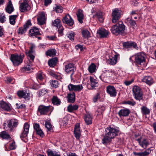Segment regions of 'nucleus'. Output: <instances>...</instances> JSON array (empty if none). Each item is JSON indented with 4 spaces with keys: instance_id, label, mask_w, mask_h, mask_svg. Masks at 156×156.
Returning a JSON list of instances; mask_svg holds the SVG:
<instances>
[{
    "instance_id": "69168bd1",
    "label": "nucleus",
    "mask_w": 156,
    "mask_h": 156,
    "mask_svg": "<svg viewBox=\"0 0 156 156\" xmlns=\"http://www.w3.org/2000/svg\"><path fill=\"white\" fill-rule=\"evenodd\" d=\"M16 105L17 108L18 109H23L25 108L26 107L25 105L23 104L19 105L18 103H16Z\"/></svg>"
},
{
    "instance_id": "f8f14e48",
    "label": "nucleus",
    "mask_w": 156,
    "mask_h": 156,
    "mask_svg": "<svg viewBox=\"0 0 156 156\" xmlns=\"http://www.w3.org/2000/svg\"><path fill=\"white\" fill-rule=\"evenodd\" d=\"M29 125L27 122L24 123L23 125L22 132L20 136V138L21 139L27 136L29 133Z\"/></svg>"
},
{
    "instance_id": "473e14b6",
    "label": "nucleus",
    "mask_w": 156,
    "mask_h": 156,
    "mask_svg": "<svg viewBox=\"0 0 156 156\" xmlns=\"http://www.w3.org/2000/svg\"><path fill=\"white\" fill-rule=\"evenodd\" d=\"M75 95L74 93L69 94L68 95V101L70 103H73L75 101Z\"/></svg>"
},
{
    "instance_id": "393cba45",
    "label": "nucleus",
    "mask_w": 156,
    "mask_h": 156,
    "mask_svg": "<svg viewBox=\"0 0 156 156\" xmlns=\"http://www.w3.org/2000/svg\"><path fill=\"white\" fill-rule=\"evenodd\" d=\"M90 84L92 89H94L96 87L98 86V81L97 80L94 79L93 77L90 76Z\"/></svg>"
},
{
    "instance_id": "4c0bfd02",
    "label": "nucleus",
    "mask_w": 156,
    "mask_h": 156,
    "mask_svg": "<svg viewBox=\"0 0 156 156\" xmlns=\"http://www.w3.org/2000/svg\"><path fill=\"white\" fill-rule=\"evenodd\" d=\"M82 34L84 38H88L90 37V34L89 31L87 30H84L82 31Z\"/></svg>"
},
{
    "instance_id": "2eb2a0df",
    "label": "nucleus",
    "mask_w": 156,
    "mask_h": 156,
    "mask_svg": "<svg viewBox=\"0 0 156 156\" xmlns=\"http://www.w3.org/2000/svg\"><path fill=\"white\" fill-rule=\"evenodd\" d=\"M122 44L124 48H129L132 47L136 49H137L138 48L136 44L134 42L131 41L124 42L122 43Z\"/></svg>"
},
{
    "instance_id": "a19ab883",
    "label": "nucleus",
    "mask_w": 156,
    "mask_h": 156,
    "mask_svg": "<svg viewBox=\"0 0 156 156\" xmlns=\"http://www.w3.org/2000/svg\"><path fill=\"white\" fill-rule=\"evenodd\" d=\"M0 136L3 139H9L10 138L9 135L5 131H3L1 133Z\"/></svg>"
},
{
    "instance_id": "864d4df0",
    "label": "nucleus",
    "mask_w": 156,
    "mask_h": 156,
    "mask_svg": "<svg viewBox=\"0 0 156 156\" xmlns=\"http://www.w3.org/2000/svg\"><path fill=\"white\" fill-rule=\"evenodd\" d=\"M54 10L57 12H62V7L60 5H56Z\"/></svg>"
},
{
    "instance_id": "0eeeda50",
    "label": "nucleus",
    "mask_w": 156,
    "mask_h": 156,
    "mask_svg": "<svg viewBox=\"0 0 156 156\" xmlns=\"http://www.w3.org/2000/svg\"><path fill=\"white\" fill-rule=\"evenodd\" d=\"M112 22L115 23L120 18L122 15V11L120 10L115 8L112 10Z\"/></svg>"
},
{
    "instance_id": "58836bf2",
    "label": "nucleus",
    "mask_w": 156,
    "mask_h": 156,
    "mask_svg": "<svg viewBox=\"0 0 156 156\" xmlns=\"http://www.w3.org/2000/svg\"><path fill=\"white\" fill-rule=\"evenodd\" d=\"M95 16L98 19L100 22L102 23L103 22L104 18L101 12H97Z\"/></svg>"
},
{
    "instance_id": "c85d7f7f",
    "label": "nucleus",
    "mask_w": 156,
    "mask_h": 156,
    "mask_svg": "<svg viewBox=\"0 0 156 156\" xmlns=\"http://www.w3.org/2000/svg\"><path fill=\"white\" fill-rule=\"evenodd\" d=\"M84 119L87 125H90L92 124V118L90 114H87L85 115L84 117Z\"/></svg>"
},
{
    "instance_id": "aec40b11",
    "label": "nucleus",
    "mask_w": 156,
    "mask_h": 156,
    "mask_svg": "<svg viewBox=\"0 0 156 156\" xmlns=\"http://www.w3.org/2000/svg\"><path fill=\"white\" fill-rule=\"evenodd\" d=\"M97 33L100 35L101 37L105 38L107 37L109 32L108 30L101 28L97 31Z\"/></svg>"
},
{
    "instance_id": "7ed1b4c3",
    "label": "nucleus",
    "mask_w": 156,
    "mask_h": 156,
    "mask_svg": "<svg viewBox=\"0 0 156 156\" xmlns=\"http://www.w3.org/2000/svg\"><path fill=\"white\" fill-rule=\"evenodd\" d=\"M18 125V120L15 119H12L7 122V124L5 123L3 124L4 128L6 131H12Z\"/></svg>"
},
{
    "instance_id": "774afa93",
    "label": "nucleus",
    "mask_w": 156,
    "mask_h": 156,
    "mask_svg": "<svg viewBox=\"0 0 156 156\" xmlns=\"http://www.w3.org/2000/svg\"><path fill=\"white\" fill-rule=\"evenodd\" d=\"M134 81L133 79H132L130 81H125L124 82V84L126 86L130 85Z\"/></svg>"
},
{
    "instance_id": "e433bc0d",
    "label": "nucleus",
    "mask_w": 156,
    "mask_h": 156,
    "mask_svg": "<svg viewBox=\"0 0 156 156\" xmlns=\"http://www.w3.org/2000/svg\"><path fill=\"white\" fill-rule=\"evenodd\" d=\"M78 105H69L67 107L68 111L69 112H72L73 111L76 110L78 108Z\"/></svg>"
},
{
    "instance_id": "423d86ee",
    "label": "nucleus",
    "mask_w": 156,
    "mask_h": 156,
    "mask_svg": "<svg viewBox=\"0 0 156 156\" xmlns=\"http://www.w3.org/2000/svg\"><path fill=\"white\" fill-rule=\"evenodd\" d=\"M51 108L52 107L50 105L46 106L43 105H40L38 108L37 114L39 113L40 115H46L51 111Z\"/></svg>"
},
{
    "instance_id": "6e6d98bb",
    "label": "nucleus",
    "mask_w": 156,
    "mask_h": 156,
    "mask_svg": "<svg viewBox=\"0 0 156 156\" xmlns=\"http://www.w3.org/2000/svg\"><path fill=\"white\" fill-rule=\"evenodd\" d=\"M128 21H129V23L132 26H133L135 27L136 26V24L135 21L132 20V18H127V19Z\"/></svg>"
},
{
    "instance_id": "6ab92c4d",
    "label": "nucleus",
    "mask_w": 156,
    "mask_h": 156,
    "mask_svg": "<svg viewBox=\"0 0 156 156\" xmlns=\"http://www.w3.org/2000/svg\"><path fill=\"white\" fill-rule=\"evenodd\" d=\"M74 133L76 138L77 139H79L81 135V131L80 129V125L79 123H77L75 125Z\"/></svg>"
},
{
    "instance_id": "8fccbe9b",
    "label": "nucleus",
    "mask_w": 156,
    "mask_h": 156,
    "mask_svg": "<svg viewBox=\"0 0 156 156\" xmlns=\"http://www.w3.org/2000/svg\"><path fill=\"white\" fill-rule=\"evenodd\" d=\"M45 127L48 131H50L52 129L51 124L48 122H46L45 124Z\"/></svg>"
},
{
    "instance_id": "0e129e2a",
    "label": "nucleus",
    "mask_w": 156,
    "mask_h": 156,
    "mask_svg": "<svg viewBox=\"0 0 156 156\" xmlns=\"http://www.w3.org/2000/svg\"><path fill=\"white\" fill-rule=\"evenodd\" d=\"M30 94L29 93H27V92H25L24 96L23 97L25 99L28 100L30 98Z\"/></svg>"
},
{
    "instance_id": "a18cd8bd",
    "label": "nucleus",
    "mask_w": 156,
    "mask_h": 156,
    "mask_svg": "<svg viewBox=\"0 0 156 156\" xmlns=\"http://www.w3.org/2000/svg\"><path fill=\"white\" fill-rule=\"evenodd\" d=\"M75 35V34L74 32H71L68 33L66 36L70 40L73 41L74 40V37Z\"/></svg>"
},
{
    "instance_id": "cd10ccee",
    "label": "nucleus",
    "mask_w": 156,
    "mask_h": 156,
    "mask_svg": "<svg viewBox=\"0 0 156 156\" xmlns=\"http://www.w3.org/2000/svg\"><path fill=\"white\" fill-rule=\"evenodd\" d=\"M47 152L48 156H61V154L58 151L48 150Z\"/></svg>"
},
{
    "instance_id": "4d7b16f0",
    "label": "nucleus",
    "mask_w": 156,
    "mask_h": 156,
    "mask_svg": "<svg viewBox=\"0 0 156 156\" xmlns=\"http://www.w3.org/2000/svg\"><path fill=\"white\" fill-rule=\"evenodd\" d=\"M31 25V23L30 20H28L26 23L24 25L23 27L27 29Z\"/></svg>"
},
{
    "instance_id": "c03bdc74",
    "label": "nucleus",
    "mask_w": 156,
    "mask_h": 156,
    "mask_svg": "<svg viewBox=\"0 0 156 156\" xmlns=\"http://www.w3.org/2000/svg\"><path fill=\"white\" fill-rule=\"evenodd\" d=\"M150 153V151H145L143 152L136 153L135 154L138 156H146L149 154Z\"/></svg>"
},
{
    "instance_id": "2f4dec72",
    "label": "nucleus",
    "mask_w": 156,
    "mask_h": 156,
    "mask_svg": "<svg viewBox=\"0 0 156 156\" xmlns=\"http://www.w3.org/2000/svg\"><path fill=\"white\" fill-rule=\"evenodd\" d=\"M18 15H11L9 16V21L10 24L12 25H14L16 23V20L17 17Z\"/></svg>"
},
{
    "instance_id": "39448f33",
    "label": "nucleus",
    "mask_w": 156,
    "mask_h": 156,
    "mask_svg": "<svg viewBox=\"0 0 156 156\" xmlns=\"http://www.w3.org/2000/svg\"><path fill=\"white\" fill-rule=\"evenodd\" d=\"M64 70L66 74H70L71 80H73V79L72 76L76 70V67L72 63H69L65 65L64 66Z\"/></svg>"
},
{
    "instance_id": "f3484780",
    "label": "nucleus",
    "mask_w": 156,
    "mask_h": 156,
    "mask_svg": "<svg viewBox=\"0 0 156 156\" xmlns=\"http://www.w3.org/2000/svg\"><path fill=\"white\" fill-rule=\"evenodd\" d=\"M33 126L37 134L39 135L41 137H43L44 136V133L40 128L39 124L34 123V124Z\"/></svg>"
},
{
    "instance_id": "72a5a7b5",
    "label": "nucleus",
    "mask_w": 156,
    "mask_h": 156,
    "mask_svg": "<svg viewBox=\"0 0 156 156\" xmlns=\"http://www.w3.org/2000/svg\"><path fill=\"white\" fill-rule=\"evenodd\" d=\"M77 16L79 22L82 23H83V15L81 11L79 10L77 14Z\"/></svg>"
},
{
    "instance_id": "ea45409f",
    "label": "nucleus",
    "mask_w": 156,
    "mask_h": 156,
    "mask_svg": "<svg viewBox=\"0 0 156 156\" xmlns=\"http://www.w3.org/2000/svg\"><path fill=\"white\" fill-rule=\"evenodd\" d=\"M56 51L54 49L49 50L46 52V54L48 56H50L55 55L56 54Z\"/></svg>"
},
{
    "instance_id": "9b49d317",
    "label": "nucleus",
    "mask_w": 156,
    "mask_h": 156,
    "mask_svg": "<svg viewBox=\"0 0 156 156\" xmlns=\"http://www.w3.org/2000/svg\"><path fill=\"white\" fill-rule=\"evenodd\" d=\"M68 88L70 91H74L79 92L83 89V87L82 84L73 85L70 83L68 86Z\"/></svg>"
},
{
    "instance_id": "de8ad7c7",
    "label": "nucleus",
    "mask_w": 156,
    "mask_h": 156,
    "mask_svg": "<svg viewBox=\"0 0 156 156\" xmlns=\"http://www.w3.org/2000/svg\"><path fill=\"white\" fill-rule=\"evenodd\" d=\"M27 29L24 27H20L18 30V33L19 34L22 35L26 32L27 30Z\"/></svg>"
},
{
    "instance_id": "13d9d810",
    "label": "nucleus",
    "mask_w": 156,
    "mask_h": 156,
    "mask_svg": "<svg viewBox=\"0 0 156 156\" xmlns=\"http://www.w3.org/2000/svg\"><path fill=\"white\" fill-rule=\"evenodd\" d=\"M35 46L33 44H31L30 48V49L27 53H33L34 52V49L35 48Z\"/></svg>"
},
{
    "instance_id": "5701e85b",
    "label": "nucleus",
    "mask_w": 156,
    "mask_h": 156,
    "mask_svg": "<svg viewBox=\"0 0 156 156\" xmlns=\"http://www.w3.org/2000/svg\"><path fill=\"white\" fill-rule=\"evenodd\" d=\"M130 113V111L129 109L125 108L121 109L118 112V114L120 117H126L129 115Z\"/></svg>"
},
{
    "instance_id": "09e8293b",
    "label": "nucleus",
    "mask_w": 156,
    "mask_h": 156,
    "mask_svg": "<svg viewBox=\"0 0 156 156\" xmlns=\"http://www.w3.org/2000/svg\"><path fill=\"white\" fill-rule=\"evenodd\" d=\"M43 74L41 71H39L37 74L36 78L37 80H42L43 79Z\"/></svg>"
},
{
    "instance_id": "a211bd4d",
    "label": "nucleus",
    "mask_w": 156,
    "mask_h": 156,
    "mask_svg": "<svg viewBox=\"0 0 156 156\" xmlns=\"http://www.w3.org/2000/svg\"><path fill=\"white\" fill-rule=\"evenodd\" d=\"M62 20L64 23L70 26L73 25L74 23L73 20L69 15H66Z\"/></svg>"
},
{
    "instance_id": "f257e3e1",
    "label": "nucleus",
    "mask_w": 156,
    "mask_h": 156,
    "mask_svg": "<svg viewBox=\"0 0 156 156\" xmlns=\"http://www.w3.org/2000/svg\"><path fill=\"white\" fill-rule=\"evenodd\" d=\"M105 135L103 136L102 140V143L106 145L112 141V139L114 138L118 134L119 130L118 128L109 126L105 129Z\"/></svg>"
},
{
    "instance_id": "bf43d9fd",
    "label": "nucleus",
    "mask_w": 156,
    "mask_h": 156,
    "mask_svg": "<svg viewBox=\"0 0 156 156\" xmlns=\"http://www.w3.org/2000/svg\"><path fill=\"white\" fill-rule=\"evenodd\" d=\"M27 54L29 58L30 62V61H32L34 60L35 56L32 54V53H27Z\"/></svg>"
},
{
    "instance_id": "a878e982",
    "label": "nucleus",
    "mask_w": 156,
    "mask_h": 156,
    "mask_svg": "<svg viewBox=\"0 0 156 156\" xmlns=\"http://www.w3.org/2000/svg\"><path fill=\"white\" fill-rule=\"evenodd\" d=\"M142 81L149 85H151L154 83L152 78L150 76H144L142 79Z\"/></svg>"
},
{
    "instance_id": "4468645a",
    "label": "nucleus",
    "mask_w": 156,
    "mask_h": 156,
    "mask_svg": "<svg viewBox=\"0 0 156 156\" xmlns=\"http://www.w3.org/2000/svg\"><path fill=\"white\" fill-rule=\"evenodd\" d=\"M29 34L30 36L33 37H37V36L41 35L39 29L36 27H34L30 30Z\"/></svg>"
},
{
    "instance_id": "e2e57ef3",
    "label": "nucleus",
    "mask_w": 156,
    "mask_h": 156,
    "mask_svg": "<svg viewBox=\"0 0 156 156\" xmlns=\"http://www.w3.org/2000/svg\"><path fill=\"white\" fill-rule=\"evenodd\" d=\"M100 95L99 93H97L96 96H95L93 99V101L94 102H96L100 98Z\"/></svg>"
},
{
    "instance_id": "412c9836",
    "label": "nucleus",
    "mask_w": 156,
    "mask_h": 156,
    "mask_svg": "<svg viewBox=\"0 0 156 156\" xmlns=\"http://www.w3.org/2000/svg\"><path fill=\"white\" fill-rule=\"evenodd\" d=\"M0 107L4 110L8 111H9L11 110V105L3 101H1Z\"/></svg>"
},
{
    "instance_id": "7c9ffc66",
    "label": "nucleus",
    "mask_w": 156,
    "mask_h": 156,
    "mask_svg": "<svg viewBox=\"0 0 156 156\" xmlns=\"http://www.w3.org/2000/svg\"><path fill=\"white\" fill-rule=\"evenodd\" d=\"M57 61L58 59L57 58H53L48 61V63L50 67H53L56 65Z\"/></svg>"
},
{
    "instance_id": "79ce46f5",
    "label": "nucleus",
    "mask_w": 156,
    "mask_h": 156,
    "mask_svg": "<svg viewBox=\"0 0 156 156\" xmlns=\"http://www.w3.org/2000/svg\"><path fill=\"white\" fill-rule=\"evenodd\" d=\"M108 74V73H107V71H106V73H104L101 74L99 77V78L103 81L106 82L108 76L107 75Z\"/></svg>"
},
{
    "instance_id": "b1692460",
    "label": "nucleus",
    "mask_w": 156,
    "mask_h": 156,
    "mask_svg": "<svg viewBox=\"0 0 156 156\" xmlns=\"http://www.w3.org/2000/svg\"><path fill=\"white\" fill-rule=\"evenodd\" d=\"M6 12L10 14L14 10L13 5L11 0H9L8 3L5 8Z\"/></svg>"
},
{
    "instance_id": "20e7f679",
    "label": "nucleus",
    "mask_w": 156,
    "mask_h": 156,
    "mask_svg": "<svg viewBox=\"0 0 156 156\" xmlns=\"http://www.w3.org/2000/svg\"><path fill=\"white\" fill-rule=\"evenodd\" d=\"M24 57L23 54L18 55L17 54H14L11 55L10 59L14 66H18L22 62Z\"/></svg>"
},
{
    "instance_id": "338daca9",
    "label": "nucleus",
    "mask_w": 156,
    "mask_h": 156,
    "mask_svg": "<svg viewBox=\"0 0 156 156\" xmlns=\"http://www.w3.org/2000/svg\"><path fill=\"white\" fill-rule=\"evenodd\" d=\"M24 93L25 92L23 91H19L17 92V94L20 98H23Z\"/></svg>"
},
{
    "instance_id": "f704fd0d",
    "label": "nucleus",
    "mask_w": 156,
    "mask_h": 156,
    "mask_svg": "<svg viewBox=\"0 0 156 156\" xmlns=\"http://www.w3.org/2000/svg\"><path fill=\"white\" fill-rule=\"evenodd\" d=\"M88 70L90 73H93L95 72L96 70V66L93 63H91L88 67Z\"/></svg>"
},
{
    "instance_id": "c9c22d12",
    "label": "nucleus",
    "mask_w": 156,
    "mask_h": 156,
    "mask_svg": "<svg viewBox=\"0 0 156 156\" xmlns=\"http://www.w3.org/2000/svg\"><path fill=\"white\" fill-rule=\"evenodd\" d=\"M5 151H9L15 149L16 147V145H15V142L13 141L12 143L9 144V148H7L6 145H5Z\"/></svg>"
},
{
    "instance_id": "ddd939ff",
    "label": "nucleus",
    "mask_w": 156,
    "mask_h": 156,
    "mask_svg": "<svg viewBox=\"0 0 156 156\" xmlns=\"http://www.w3.org/2000/svg\"><path fill=\"white\" fill-rule=\"evenodd\" d=\"M46 19V18L44 12H42L39 13L37 16V20L39 25H42L44 24Z\"/></svg>"
},
{
    "instance_id": "f03ea898",
    "label": "nucleus",
    "mask_w": 156,
    "mask_h": 156,
    "mask_svg": "<svg viewBox=\"0 0 156 156\" xmlns=\"http://www.w3.org/2000/svg\"><path fill=\"white\" fill-rule=\"evenodd\" d=\"M125 26L122 21H119L118 23L113 25L112 27L111 30L112 33L115 34H122L125 30Z\"/></svg>"
},
{
    "instance_id": "9d476101",
    "label": "nucleus",
    "mask_w": 156,
    "mask_h": 156,
    "mask_svg": "<svg viewBox=\"0 0 156 156\" xmlns=\"http://www.w3.org/2000/svg\"><path fill=\"white\" fill-rule=\"evenodd\" d=\"M135 140L138 142L140 146L144 149L146 148L150 144L147 139L143 138L141 136H140Z\"/></svg>"
},
{
    "instance_id": "37998d69",
    "label": "nucleus",
    "mask_w": 156,
    "mask_h": 156,
    "mask_svg": "<svg viewBox=\"0 0 156 156\" xmlns=\"http://www.w3.org/2000/svg\"><path fill=\"white\" fill-rule=\"evenodd\" d=\"M53 24L54 26H56L57 28L59 27L62 26L61 24L60 20L59 19H56L53 22Z\"/></svg>"
},
{
    "instance_id": "5fc2aeb1",
    "label": "nucleus",
    "mask_w": 156,
    "mask_h": 156,
    "mask_svg": "<svg viewBox=\"0 0 156 156\" xmlns=\"http://www.w3.org/2000/svg\"><path fill=\"white\" fill-rule=\"evenodd\" d=\"M6 17L5 15L3 13H0V22L4 23L5 21Z\"/></svg>"
},
{
    "instance_id": "680f3d73",
    "label": "nucleus",
    "mask_w": 156,
    "mask_h": 156,
    "mask_svg": "<svg viewBox=\"0 0 156 156\" xmlns=\"http://www.w3.org/2000/svg\"><path fill=\"white\" fill-rule=\"evenodd\" d=\"M107 73H108V74H109V75L111 74L110 76L111 77L112 76L114 77L116 75V73L114 71H112V70L107 71Z\"/></svg>"
},
{
    "instance_id": "3c124183",
    "label": "nucleus",
    "mask_w": 156,
    "mask_h": 156,
    "mask_svg": "<svg viewBox=\"0 0 156 156\" xmlns=\"http://www.w3.org/2000/svg\"><path fill=\"white\" fill-rule=\"evenodd\" d=\"M50 83L52 87L55 88L58 87V84L57 80H52L51 81Z\"/></svg>"
},
{
    "instance_id": "c756f323",
    "label": "nucleus",
    "mask_w": 156,
    "mask_h": 156,
    "mask_svg": "<svg viewBox=\"0 0 156 156\" xmlns=\"http://www.w3.org/2000/svg\"><path fill=\"white\" fill-rule=\"evenodd\" d=\"M51 101L54 105L57 106L60 105L61 103L60 99L56 96H53L51 99Z\"/></svg>"
},
{
    "instance_id": "4be33fe9",
    "label": "nucleus",
    "mask_w": 156,
    "mask_h": 156,
    "mask_svg": "<svg viewBox=\"0 0 156 156\" xmlns=\"http://www.w3.org/2000/svg\"><path fill=\"white\" fill-rule=\"evenodd\" d=\"M29 5L27 1L25 0L20 5V10L22 12H24L29 9Z\"/></svg>"
},
{
    "instance_id": "dca6fc26",
    "label": "nucleus",
    "mask_w": 156,
    "mask_h": 156,
    "mask_svg": "<svg viewBox=\"0 0 156 156\" xmlns=\"http://www.w3.org/2000/svg\"><path fill=\"white\" fill-rule=\"evenodd\" d=\"M107 92L111 96L115 97L117 92L115 88L113 86H109L106 87Z\"/></svg>"
},
{
    "instance_id": "052dcab7",
    "label": "nucleus",
    "mask_w": 156,
    "mask_h": 156,
    "mask_svg": "<svg viewBox=\"0 0 156 156\" xmlns=\"http://www.w3.org/2000/svg\"><path fill=\"white\" fill-rule=\"evenodd\" d=\"M57 28L58 29V32L60 36H62L63 35V32L64 30L63 27L62 26L59 27Z\"/></svg>"
},
{
    "instance_id": "1a4fd4ad",
    "label": "nucleus",
    "mask_w": 156,
    "mask_h": 156,
    "mask_svg": "<svg viewBox=\"0 0 156 156\" xmlns=\"http://www.w3.org/2000/svg\"><path fill=\"white\" fill-rule=\"evenodd\" d=\"M146 56L144 53H137L135 55V62L137 64L140 65L145 62Z\"/></svg>"
},
{
    "instance_id": "bb28decb",
    "label": "nucleus",
    "mask_w": 156,
    "mask_h": 156,
    "mask_svg": "<svg viewBox=\"0 0 156 156\" xmlns=\"http://www.w3.org/2000/svg\"><path fill=\"white\" fill-rule=\"evenodd\" d=\"M118 56V55L116 54L114 55L113 57L110 58L108 60V64L112 65L115 64L117 62V59Z\"/></svg>"
},
{
    "instance_id": "6e6552de",
    "label": "nucleus",
    "mask_w": 156,
    "mask_h": 156,
    "mask_svg": "<svg viewBox=\"0 0 156 156\" xmlns=\"http://www.w3.org/2000/svg\"><path fill=\"white\" fill-rule=\"evenodd\" d=\"M133 95L135 98L136 100L139 101L143 98L142 93L140 88L137 86H134L132 89Z\"/></svg>"
},
{
    "instance_id": "603ef678",
    "label": "nucleus",
    "mask_w": 156,
    "mask_h": 156,
    "mask_svg": "<svg viewBox=\"0 0 156 156\" xmlns=\"http://www.w3.org/2000/svg\"><path fill=\"white\" fill-rule=\"evenodd\" d=\"M47 93V90L45 89L40 90L38 92V95L39 97L43 96Z\"/></svg>"
},
{
    "instance_id": "49530a36",
    "label": "nucleus",
    "mask_w": 156,
    "mask_h": 156,
    "mask_svg": "<svg viewBox=\"0 0 156 156\" xmlns=\"http://www.w3.org/2000/svg\"><path fill=\"white\" fill-rule=\"evenodd\" d=\"M141 110L142 113L145 115L148 114L150 112L149 109L145 106H143Z\"/></svg>"
}]
</instances>
